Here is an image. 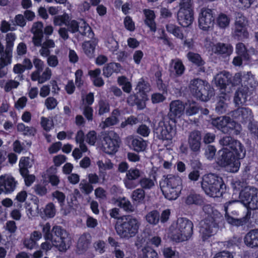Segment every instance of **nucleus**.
Segmentation results:
<instances>
[{"instance_id":"f257e3e1","label":"nucleus","mask_w":258,"mask_h":258,"mask_svg":"<svg viewBox=\"0 0 258 258\" xmlns=\"http://www.w3.org/2000/svg\"><path fill=\"white\" fill-rule=\"evenodd\" d=\"M201 186L206 195L214 198L221 197L226 189L222 178L213 173L203 176Z\"/></svg>"},{"instance_id":"f03ea898","label":"nucleus","mask_w":258,"mask_h":258,"mask_svg":"<svg viewBox=\"0 0 258 258\" xmlns=\"http://www.w3.org/2000/svg\"><path fill=\"white\" fill-rule=\"evenodd\" d=\"M224 220L222 215L217 211L213 212L201 221L200 232L203 240L208 239L218 231L219 225Z\"/></svg>"},{"instance_id":"7ed1b4c3","label":"nucleus","mask_w":258,"mask_h":258,"mask_svg":"<svg viewBox=\"0 0 258 258\" xmlns=\"http://www.w3.org/2000/svg\"><path fill=\"white\" fill-rule=\"evenodd\" d=\"M191 94L202 101H207L214 96V89L210 84L202 79L197 78L191 80L189 84Z\"/></svg>"},{"instance_id":"20e7f679","label":"nucleus","mask_w":258,"mask_h":258,"mask_svg":"<svg viewBox=\"0 0 258 258\" xmlns=\"http://www.w3.org/2000/svg\"><path fill=\"white\" fill-rule=\"evenodd\" d=\"M175 119H168L164 116L157 125H155L154 135L156 138L161 140L171 141L175 135Z\"/></svg>"},{"instance_id":"39448f33","label":"nucleus","mask_w":258,"mask_h":258,"mask_svg":"<svg viewBox=\"0 0 258 258\" xmlns=\"http://www.w3.org/2000/svg\"><path fill=\"white\" fill-rule=\"evenodd\" d=\"M234 152L227 151L226 149H221L219 151V156L217 159V163L221 167H224L226 170L230 172H236L240 167V162L236 159Z\"/></svg>"},{"instance_id":"423d86ee","label":"nucleus","mask_w":258,"mask_h":258,"mask_svg":"<svg viewBox=\"0 0 258 258\" xmlns=\"http://www.w3.org/2000/svg\"><path fill=\"white\" fill-rule=\"evenodd\" d=\"M193 224L186 218H178L176 226L172 235L173 239L176 242L187 240L192 234Z\"/></svg>"},{"instance_id":"0eeeda50","label":"nucleus","mask_w":258,"mask_h":258,"mask_svg":"<svg viewBox=\"0 0 258 258\" xmlns=\"http://www.w3.org/2000/svg\"><path fill=\"white\" fill-rule=\"evenodd\" d=\"M219 144L223 147L222 149L234 152L239 159L243 158L245 155L246 151L242 144L230 136H225L219 141Z\"/></svg>"},{"instance_id":"6e6552de","label":"nucleus","mask_w":258,"mask_h":258,"mask_svg":"<svg viewBox=\"0 0 258 258\" xmlns=\"http://www.w3.org/2000/svg\"><path fill=\"white\" fill-rule=\"evenodd\" d=\"M53 238L52 242L61 250H66L72 243L70 234L61 226H54L52 227Z\"/></svg>"},{"instance_id":"1a4fd4ad","label":"nucleus","mask_w":258,"mask_h":258,"mask_svg":"<svg viewBox=\"0 0 258 258\" xmlns=\"http://www.w3.org/2000/svg\"><path fill=\"white\" fill-rule=\"evenodd\" d=\"M239 200L248 209H258V189L254 187L245 188L239 194Z\"/></svg>"},{"instance_id":"9d476101","label":"nucleus","mask_w":258,"mask_h":258,"mask_svg":"<svg viewBox=\"0 0 258 258\" xmlns=\"http://www.w3.org/2000/svg\"><path fill=\"white\" fill-rule=\"evenodd\" d=\"M119 210L114 208L111 210L110 216L111 217L118 219V223L115 226L117 234L122 238H129V215L119 217Z\"/></svg>"},{"instance_id":"9b49d317","label":"nucleus","mask_w":258,"mask_h":258,"mask_svg":"<svg viewBox=\"0 0 258 258\" xmlns=\"http://www.w3.org/2000/svg\"><path fill=\"white\" fill-rule=\"evenodd\" d=\"M120 143L119 137L115 133L104 135L101 140L102 150L108 155L115 154L118 151Z\"/></svg>"},{"instance_id":"f8f14e48","label":"nucleus","mask_w":258,"mask_h":258,"mask_svg":"<svg viewBox=\"0 0 258 258\" xmlns=\"http://www.w3.org/2000/svg\"><path fill=\"white\" fill-rule=\"evenodd\" d=\"M214 20L212 10L202 9L199 17V25L201 29L208 31L212 28L214 25Z\"/></svg>"},{"instance_id":"ddd939ff","label":"nucleus","mask_w":258,"mask_h":258,"mask_svg":"<svg viewBox=\"0 0 258 258\" xmlns=\"http://www.w3.org/2000/svg\"><path fill=\"white\" fill-rule=\"evenodd\" d=\"M246 24L245 17L242 14H237L235 23L234 35L239 40L247 38L248 36V33L246 28Z\"/></svg>"},{"instance_id":"4468645a","label":"nucleus","mask_w":258,"mask_h":258,"mask_svg":"<svg viewBox=\"0 0 258 258\" xmlns=\"http://www.w3.org/2000/svg\"><path fill=\"white\" fill-rule=\"evenodd\" d=\"M232 118L242 123L251 122L253 120L252 112L248 108L239 107L231 112Z\"/></svg>"},{"instance_id":"2eb2a0df","label":"nucleus","mask_w":258,"mask_h":258,"mask_svg":"<svg viewBox=\"0 0 258 258\" xmlns=\"http://www.w3.org/2000/svg\"><path fill=\"white\" fill-rule=\"evenodd\" d=\"M181 7L177 13V20L180 25L184 27L189 26L194 20V13L190 8Z\"/></svg>"},{"instance_id":"dca6fc26","label":"nucleus","mask_w":258,"mask_h":258,"mask_svg":"<svg viewBox=\"0 0 258 258\" xmlns=\"http://www.w3.org/2000/svg\"><path fill=\"white\" fill-rule=\"evenodd\" d=\"M201 133L195 130L189 133L188 136V145L190 149L194 152H198L201 146Z\"/></svg>"},{"instance_id":"f3484780","label":"nucleus","mask_w":258,"mask_h":258,"mask_svg":"<svg viewBox=\"0 0 258 258\" xmlns=\"http://www.w3.org/2000/svg\"><path fill=\"white\" fill-rule=\"evenodd\" d=\"M185 109V106L183 103L179 100H174L170 104V112L168 114V119H174V117H179L182 114Z\"/></svg>"},{"instance_id":"a211bd4d","label":"nucleus","mask_w":258,"mask_h":258,"mask_svg":"<svg viewBox=\"0 0 258 258\" xmlns=\"http://www.w3.org/2000/svg\"><path fill=\"white\" fill-rule=\"evenodd\" d=\"M231 119L230 117L222 116L218 117L212 121V124L221 131L223 133L228 134V125L231 122Z\"/></svg>"},{"instance_id":"6ab92c4d","label":"nucleus","mask_w":258,"mask_h":258,"mask_svg":"<svg viewBox=\"0 0 258 258\" xmlns=\"http://www.w3.org/2000/svg\"><path fill=\"white\" fill-rule=\"evenodd\" d=\"M160 185L182 189V180L178 176L168 175Z\"/></svg>"},{"instance_id":"aec40b11","label":"nucleus","mask_w":258,"mask_h":258,"mask_svg":"<svg viewBox=\"0 0 258 258\" xmlns=\"http://www.w3.org/2000/svg\"><path fill=\"white\" fill-rule=\"evenodd\" d=\"M245 244L251 248L258 247V229L251 230L245 236Z\"/></svg>"},{"instance_id":"412c9836","label":"nucleus","mask_w":258,"mask_h":258,"mask_svg":"<svg viewBox=\"0 0 258 258\" xmlns=\"http://www.w3.org/2000/svg\"><path fill=\"white\" fill-rule=\"evenodd\" d=\"M248 87H239L236 91L234 97V101L237 105L244 104L247 100L248 97Z\"/></svg>"},{"instance_id":"4be33fe9","label":"nucleus","mask_w":258,"mask_h":258,"mask_svg":"<svg viewBox=\"0 0 258 258\" xmlns=\"http://www.w3.org/2000/svg\"><path fill=\"white\" fill-rule=\"evenodd\" d=\"M231 75L229 72L223 71L217 74L215 77V83L222 90L225 89L227 83H229V79Z\"/></svg>"},{"instance_id":"5701e85b","label":"nucleus","mask_w":258,"mask_h":258,"mask_svg":"<svg viewBox=\"0 0 258 258\" xmlns=\"http://www.w3.org/2000/svg\"><path fill=\"white\" fill-rule=\"evenodd\" d=\"M228 97L226 93L222 92L218 98V101L216 105L215 110L219 114H223L226 112L228 108Z\"/></svg>"},{"instance_id":"b1692460","label":"nucleus","mask_w":258,"mask_h":258,"mask_svg":"<svg viewBox=\"0 0 258 258\" xmlns=\"http://www.w3.org/2000/svg\"><path fill=\"white\" fill-rule=\"evenodd\" d=\"M230 203H226L224 206V209L225 211V217L227 222L232 226H243L247 222V219L244 217L241 218H235L230 216L227 213L228 206Z\"/></svg>"},{"instance_id":"393cba45","label":"nucleus","mask_w":258,"mask_h":258,"mask_svg":"<svg viewBox=\"0 0 258 258\" xmlns=\"http://www.w3.org/2000/svg\"><path fill=\"white\" fill-rule=\"evenodd\" d=\"M213 51L216 54L230 55L232 52V46L229 44L218 43L212 48Z\"/></svg>"},{"instance_id":"a878e982","label":"nucleus","mask_w":258,"mask_h":258,"mask_svg":"<svg viewBox=\"0 0 258 258\" xmlns=\"http://www.w3.org/2000/svg\"><path fill=\"white\" fill-rule=\"evenodd\" d=\"M121 66L120 63L110 62L106 64L103 69V75L106 78H109L113 73L117 74L120 72Z\"/></svg>"},{"instance_id":"bb28decb","label":"nucleus","mask_w":258,"mask_h":258,"mask_svg":"<svg viewBox=\"0 0 258 258\" xmlns=\"http://www.w3.org/2000/svg\"><path fill=\"white\" fill-rule=\"evenodd\" d=\"M161 188L165 198L169 200H174L176 199L178 197L181 191V189H179L178 188L167 187L161 185Z\"/></svg>"},{"instance_id":"cd10ccee","label":"nucleus","mask_w":258,"mask_h":258,"mask_svg":"<svg viewBox=\"0 0 258 258\" xmlns=\"http://www.w3.org/2000/svg\"><path fill=\"white\" fill-rule=\"evenodd\" d=\"M2 179V183L4 185V193L9 194L14 190L16 187V182L14 177H7L2 175L1 176Z\"/></svg>"},{"instance_id":"c85d7f7f","label":"nucleus","mask_w":258,"mask_h":258,"mask_svg":"<svg viewBox=\"0 0 258 258\" xmlns=\"http://www.w3.org/2000/svg\"><path fill=\"white\" fill-rule=\"evenodd\" d=\"M144 14L146 17L145 22L152 31H156V25L154 22L155 14L153 11L145 10Z\"/></svg>"},{"instance_id":"c756f323","label":"nucleus","mask_w":258,"mask_h":258,"mask_svg":"<svg viewBox=\"0 0 258 258\" xmlns=\"http://www.w3.org/2000/svg\"><path fill=\"white\" fill-rule=\"evenodd\" d=\"M16 39V36L14 33H8L6 35V53L7 55H12V51L14 45V41Z\"/></svg>"},{"instance_id":"7c9ffc66","label":"nucleus","mask_w":258,"mask_h":258,"mask_svg":"<svg viewBox=\"0 0 258 258\" xmlns=\"http://www.w3.org/2000/svg\"><path fill=\"white\" fill-rule=\"evenodd\" d=\"M30 158L29 157H22L19 161V168L20 174H24L29 171V169L31 168L32 164L30 162Z\"/></svg>"},{"instance_id":"2f4dec72","label":"nucleus","mask_w":258,"mask_h":258,"mask_svg":"<svg viewBox=\"0 0 258 258\" xmlns=\"http://www.w3.org/2000/svg\"><path fill=\"white\" fill-rule=\"evenodd\" d=\"M185 203L187 205H202L204 203L202 197L199 194L195 192L189 194L185 199Z\"/></svg>"},{"instance_id":"473e14b6","label":"nucleus","mask_w":258,"mask_h":258,"mask_svg":"<svg viewBox=\"0 0 258 258\" xmlns=\"http://www.w3.org/2000/svg\"><path fill=\"white\" fill-rule=\"evenodd\" d=\"M103 135L102 133L101 135H97L96 131L94 130L89 131L86 135V141L90 145L94 146L96 143L99 141H101Z\"/></svg>"},{"instance_id":"72a5a7b5","label":"nucleus","mask_w":258,"mask_h":258,"mask_svg":"<svg viewBox=\"0 0 258 258\" xmlns=\"http://www.w3.org/2000/svg\"><path fill=\"white\" fill-rule=\"evenodd\" d=\"M136 90L140 94L141 96L146 97V93L150 92L151 87L149 83L142 79L138 83Z\"/></svg>"},{"instance_id":"f704fd0d","label":"nucleus","mask_w":258,"mask_h":258,"mask_svg":"<svg viewBox=\"0 0 258 258\" xmlns=\"http://www.w3.org/2000/svg\"><path fill=\"white\" fill-rule=\"evenodd\" d=\"M185 113L187 116H192L197 114L200 111V107L195 101L189 102L185 107Z\"/></svg>"},{"instance_id":"c9c22d12","label":"nucleus","mask_w":258,"mask_h":258,"mask_svg":"<svg viewBox=\"0 0 258 258\" xmlns=\"http://www.w3.org/2000/svg\"><path fill=\"white\" fill-rule=\"evenodd\" d=\"M171 68H173L175 73L178 76L181 75L185 70L182 61L179 59H172L170 63Z\"/></svg>"},{"instance_id":"e433bc0d","label":"nucleus","mask_w":258,"mask_h":258,"mask_svg":"<svg viewBox=\"0 0 258 258\" xmlns=\"http://www.w3.org/2000/svg\"><path fill=\"white\" fill-rule=\"evenodd\" d=\"M132 146L135 151L139 152L146 149L147 144L142 138H137L133 140Z\"/></svg>"},{"instance_id":"4c0bfd02","label":"nucleus","mask_w":258,"mask_h":258,"mask_svg":"<svg viewBox=\"0 0 258 258\" xmlns=\"http://www.w3.org/2000/svg\"><path fill=\"white\" fill-rule=\"evenodd\" d=\"M90 244V241L85 235H81L78 241L77 247L81 253L87 250Z\"/></svg>"},{"instance_id":"58836bf2","label":"nucleus","mask_w":258,"mask_h":258,"mask_svg":"<svg viewBox=\"0 0 258 258\" xmlns=\"http://www.w3.org/2000/svg\"><path fill=\"white\" fill-rule=\"evenodd\" d=\"M147 221L152 225H156L160 220V214L157 210H153L148 213L146 216Z\"/></svg>"},{"instance_id":"ea45409f","label":"nucleus","mask_w":258,"mask_h":258,"mask_svg":"<svg viewBox=\"0 0 258 258\" xmlns=\"http://www.w3.org/2000/svg\"><path fill=\"white\" fill-rule=\"evenodd\" d=\"M242 86L243 87H247L249 86L251 87L255 86L256 84L254 80L253 76L250 72H247L246 74L242 75Z\"/></svg>"},{"instance_id":"a19ab883","label":"nucleus","mask_w":258,"mask_h":258,"mask_svg":"<svg viewBox=\"0 0 258 258\" xmlns=\"http://www.w3.org/2000/svg\"><path fill=\"white\" fill-rule=\"evenodd\" d=\"M166 29L168 32L173 34L175 37L183 39L184 36L180 28L172 24H168L166 25Z\"/></svg>"},{"instance_id":"79ce46f5","label":"nucleus","mask_w":258,"mask_h":258,"mask_svg":"<svg viewBox=\"0 0 258 258\" xmlns=\"http://www.w3.org/2000/svg\"><path fill=\"white\" fill-rule=\"evenodd\" d=\"M187 57L189 61L198 66H202L205 63L204 61L198 53L189 52L187 53Z\"/></svg>"},{"instance_id":"37998d69","label":"nucleus","mask_w":258,"mask_h":258,"mask_svg":"<svg viewBox=\"0 0 258 258\" xmlns=\"http://www.w3.org/2000/svg\"><path fill=\"white\" fill-rule=\"evenodd\" d=\"M83 48L88 57L91 58L94 57L95 47L90 41L85 42L83 44Z\"/></svg>"},{"instance_id":"c03bdc74","label":"nucleus","mask_w":258,"mask_h":258,"mask_svg":"<svg viewBox=\"0 0 258 258\" xmlns=\"http://www.w3.org/2000/svg\"><path fill=\"white\" fill-rule=\"evenodd\" d=\"M228 134H230L231 133V132L233 131V134L234 135L237 136L241 133L242 131V127L239 123H237L236 122L231 120V122H230V123L228 125Z\"/></svg>"},{"instance_id":"a18cd8bd","label":"nucleus","mask_w":258,"mask_h":258,"mask_svg":"<svg viewBox=\"0 0 258 258\" xmlns=\"http://www.w3.org/2000/svg\"><path fill=\"white\" fill-rule=\"evenodd\" d=\"M230 21V18L226 15L222 13L217 18V23L221 28H225L229 26Z\"/></svg>"},{"instance_id":"49530a36","label":"nucleus","mask_w":258,"mask_h":258,"mask_svg":"<svg viewBox=\"0 0 258 258\" xmlns=\"http://www.w3.org/2000/svg\"><path fill=\"white\" fill-rule=\"evenodd\" d=\"M70 17L67 14L62 15L55 16L53 19V24L55 26H67Z\"/></svg>"},{"instance_id":"de8ad7c7","label":"nucleus","mask_w":258,"mask_h":258,"mask_svg":"<svg viewBox=\"0 0 258 258\" xmlns=\"http://www.w3.org/2000/svg\"><path fill=\"white\" fill-rule=\"evenodd\" d=\"M140 222L136 218H130V237L134 236L138 232Z\"/></svg>"},{"instance_id":"09e8293b","label":"nucleus","mask_w":258,"mask_h":258,"mask_svg":"<svg viewBox=\"0 0 258 258\" xmlns=\"http://www.w3.org/2000/svg\"><path fill=\"white\" fill-rule=\"evenodd\" d=\"M98 114L102 115L110 111V105L106 100H100L98 102Z\"/></svg>"},{"instance_id":"8fccbe9b","label":"nucleus","mask_w":258,"mask_h":258,"mask_svg":"<svg viewBox=\"0 0 258 258\" xmlns=\"http://www.w3.org/2000/svg\"><path fill=\"white\" fill-rule=\"evenodd\" d=\"M236 51L238 55L242 56L243 59L245 60L249 59V55L247 52L246 48L242 43H239L236 45Z\"/></svg>"},{"instance_id":"3c124183","label":"nucleus","mask_w":258,"mask_h":258,"mask_svg":"<svg viewBox=\"0 0 258 258\" xmlns=\"http://www.w3.org/2000/svg\"><path fill=\"white\" fill-rule=\"evenodd\" d=\"M51 226L49 223H46L42 228V232L44 234V239L46 240H50L52 241L53 238V233L52 230L50 231Z\"/></svg>"},{"instance_id":"603ef678","label":"nucleus","mask_w":258,"mask_h":258,"mask_svg":"<svg viewBox=\"0 0 258 258\" xmlns=\"http://www.w3.org/2000/svg\"><path fill=\"white\" fill-rule=\"evenodd\" d=\"M106 46L112 52L116 51L119 47L118 42L113 37L107 38Z\"/></svg>"},{"instance_id":"864d4df0","label":"nucleus","mask_w":258,"mask_h":258,"mask_svg":"<svg viewBox=\"0 0 258 258\" xmlns=\"http://www.w3.org/2000/svg\"><path fill=\"white\" fill-rule=\"evenodd\" d=\"M142 258H157V253L152 248L149 246L145 247L143 249Z\"/></svg>"},{"instance_id":"5fc2aeb1","label":"nucleus","mask_w":258,"mask_h":258,"mask_svg":"<svg viewBox=\"0 0 258 258\" xmlns=\"http://www.w3.org/2000/svg\"><path fill=\"white\" fill-rule=\"evenodd\" d=\"M134 201L140 203L145 197V191L142 188H138L134 190L132 195Z\"/></svg>"},{"instance_id":"6e6d98bb","label":"nucleus","mask_w":258,"mask_h":258,"mask_svg":"<svg viewBox=\"0 0 258 258\" xmlns=\"http://www.w3.org/2000/svg\"><path fill=\"white\" fill-rule=\"evenodd\" d=\"M139 183L142 189H150L155 185L154 181L147 177H144L141 179Z\"/></svg>"},{"instance_id":"4d7b16f0","label":"nucleus","mask_w":258,"mask_h":258,"mask_svg":"<svg viewBox=\"0 0 258 258\" xmlns=\"http://www.w3.org/2000/svg\"><path fill=\"white\" fill-rule=\"evenodd\" d=\"M75 84L79 89L81 88L84 85V81L82 79L83 75V71L81 69H78L75 72Z\"/></svg>"},{"instance_id":"13d9d810","label":"nucleus","mask_w":258,"mask_h":258,"mask_svg":"<svg viewBox=\"0 0 258 258\" xmlns=\"http://www.w3.org/2000/svg\"><path fill=\"white\" fill-rule=\"evenodd\" d=\"M141 97L142 98L140 99L136 95L132 96V99H133V98H134V100H133L134 102L132 103V105H136L138 109L140 110L144 108L146 106L145 100L146 99V97H144V96Z\"/></svg>"},{"instance_id":"bf43d9fd","label":"nucleus","mask_w":258,"mask_h":258,"mask_svg":"<svg viewBox=\"0 0 258 258\" xmlns=\"http://www.w3.org/2000/svg\"><path fill=\"white\" fill-rule=\"evenodd\" d=\"M45 215L48 218H52L55 214V209L52 203L47 204L44 210Z\"/></svg>"},{"instance_id":"052dcab7","label":"nucleus","mask_w":258,"mask_h":258,"mask_svg":"<svg viewBox=\"0 0 258 258\" xmlns=\"http://www.w3.org/2000/svg\"><path fill=\"white\" fill-rule=\"evenodd\" d=\"M79 31L82 35L86 36L88 33L92 32V30L86 21L83 20L81 25L79 26Z\"/></svg>"},{"instance_id":"680f3d73","label":"nucleus","mask_w":258,"mask_h":258,"mask_svg":"<svg viewBox=\"0 0 258 258\" xmlns=\"http://www.w3.org/2000/svg\"><path fill=\"white\" fill-rule=\"evenodd\" d=\"M67 26L72 33H76L79 31L80 25L77 21L75 20H69L67 23Z\"/></svg>"},{"instance_id":"e2e57ef3","label":"nucleus","mask_w":258,"mask_h":258,"mask_svg":"<svg viewBox=\"0 0 258 258\" xmlns=\"http://www.w3.org/2000/svg\"><path fill=\"white\" fill-rule=\"evenodd\" d=\"M24 179L25 185L30 186L34 182L35 176L33 174H29V171L24 174H20Z\"/></svg>"},{"instance_id":"0e129e2a","label":"nucleus","mask_w":258,"mask_h":258,"mask_svg":"<svg viewBox=\"0 0 258 258\" xmlns=\"http://www.w3.org/2000/svg\"><path fill=\"white\" fill-rule=\"evenodd\" d=\"M57 100L53 97H48L45 102V106L48 110L54 109L57 106Z\"/></svg>"},{"instance_id":"69168bd1","label":"nucleus","mask_w":258,"mask_h":258,"mask_svg":"<svg viewBox=\"0 0 258 258\" xmlns=\"http://www.w3.org/2000/svg\"><path fill=\"white\" fill-rule=\"evenodd\" d=\"M52 196L57 200L60 206L64 204L66 196L62 192L56 190L52 193Z\"/></svg>"},{"instance_id":"338daca9","label":"nucleus","mask_w":258,"mask_h":258,"mask_svg":"<svg viewBox=\"0 0 258 258\" xmlns=\"http://www.w3.org/2000/svg\"><path fill=\"white\" fill-rule=\"evenodd\" d=\"M137 133L143 137H148L150 133V129L146 124H141L137 130Z\"/></svg>"},{"instance_id":"774afa93","label":"nucleus","mask_w":258,"mask_h":258,"mask_svg":"<svg viewBox=\"0 0 258 258\" xmlns=\"http://www.w3.org/2000/svg\"><path fill=\"white\" fill-rule=\"evenodd\" d=\"M163 254L166 258H179L178 253H176L170 247L164 248Z\"/></svg>"}]
</instances>
